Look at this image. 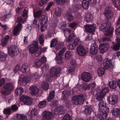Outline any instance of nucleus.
I'll return each instance as SVG.
<instances>
[{"label": "nucleus", "instance_id": "7ed1b4c3", "mask_svg": "<svg viewBox=\"0 0 120 120\" xmlns=\"http://www.w3.org/2000/svg\"><path fill=\"white\" fill-rule=\"evenodd\" d=\"M72 102L76 105H81L84 102V97L82 95H75L72 98Z\"/></svg>", "mask_w": 120, "mask_h": 120}, {"label": "nucleus", "instance_id": "c85d7f7f", "mask_svg": "<svg viewBox=\"0 0 120 120\" xmlns=\"http://www.w3.org/2000/svg\"><path fill=\"white\" fill-rule=\"evenodd\" d=\"M16 118L18 120H27V117L23 114H17Z\"/></svg>", "mask_w": 120, "mask_h": 120}, {"label": "nucleus", "instance_id": "4468645a", "mask_svg": "<svg viewBox=\"0 0 120 120\" xmlns=\"http://www.w3.org/2000/svg\"><path fill=\"white\" fill-rule=\"evenodd\" d=\"M110 44L108 43H103L100 45L99 49L101 53H103L105 52L110 47Z\"/></svg>", "mask_w": 120, "mask_h": 120}, {"label": "nucleus", "instance_id": "a211bd4d", "mask_svg": "<svg viewBox=\"0 0 120 120\" xmlns=\"http://www.w3.org/2000/svg\"><path fill=\"white\" fill-rule=\"evenodd\" d=\"M70 65L68 68V73L71 74L74 71L75 67V62L74 60H71L70 62Z\"/></svg>", "mask_w": 120, "mask_h": 120}, {"label": "nucleus", "instance_id": "e2e57ef3", "mask_svg": "<svg viewBox=\"0 0 120 120\" xmlns=\"http://www.w3.org/2000/svg\"><path fill=\"white\" fill-rule=\"evenodd\" d=\"M89 90L92 89V88L95 87L96 86V84L95 82H94L90 84H88Z\"/></svg>", "mask_w": 120, "mask_h": 120}, {"label": "nucleus", "instance_id": "f8f14e48", "mask_svg": "<svg viewBox=\"0 0 120 120\" xmlns=\"http://www.w3.org/2000/svg\"><path fill=\"white\" fill-rule=\"evenodd\" d=\"M91 78V75L88 72H84L81 74V79L84 82H87L90 81Z\"/></svg>", "mask_w": 120, "mask_h": 120}, {"label": "nucleus", "instance_id": "680f3d73", "mask_svg": "<svg viewBox=\"0 0 120 120\" xmlns=\"http://www.w3.org/2000/svg\"><path fill=\"white\" fill-rule=\"evenodd\" d=\"M108 91V90L107 88H105L102 90L100 94L104 96Z\"/></svg>", "mask_w": 120, "mask_h": 120}, {"label": "nucleus", "instance_id": "79ce46f5", "mask_svg": "<svg viewBox=\"0 0 120 120\" xmlns=\"http://www.w3.org/2000/svg\"><path fill=\"white\" fill-rule=\"evenodd\" d=\"M113 5L115 7L117 8L120 6V0H111Z\"/></svg>", "mask_w": 120, "mask_h": 120}, {"label": "nucleus", "instance_id": "6e6d98bb", "mask_svg": "<svg viewBox=\"0 0 120 120\" xmlns=\"http://www.w3.org/2000/svg\"><path fill=\"white\" fill-rule=\"evenodd\" d=\"M63 119V120H71V116L69 114H66L64 116Z\"/></svg>", "mask_w": 120, "mask_h": 120}, {"label": "nucleus", "instance_id": "8fccbe9b", "mask_svg": "<svg viewBox=\"0 0 120 120\" xmlns=\"http://www.w3.org/2000/svg\"><path fill=\"white\" fill-rule=\"evenodd\" d=\"M75 37V35L74 33L70 34L69 36L67 41L68 42H70L73 40Z\"/></svg>", "mask_w": 120, "mask_h": 120}, {"label": "nucleus", "instance_id": "5fc2aeb1", "mask_svg": "<svg viewBox=\"0 0 120 120\" xmlns=\"http://www.w3.org/2000/svg\"><path fill=\"white\" fill-rule=\"evenodd\" d=\"M33 15L34 17H38L41 15L42 11H38L36 12H34L33 11Z\"/></svg>", "mask_w": 120, "mask_h": 120}, {"label": "nucleus", "instance_id": "f704fd0d", "mask_svg": "<svg viewBox=\"0 0 120 120\" xmlns=\"http://www.w3.org/2000/svg\"><path fill=\"white\" fill-rule=\"evenodd\" d=\"M64 17L65 18H66L69 21H71L74 19V17L71 14L68 12H67L65 14Z\"/></svg>", "mask_w": 120, "mask_h": 120}, {"label": "nucleus", "instance_id": "a19ab883", "mask_svg": "<svg viewBox=\"0 0 120 120\" xmlns=\"http://www.w3.org/2000/svg\"><path fill=\"white\" fill-rule=\"evenodd\" d=\"M61 10L59 7L56 8L54 10V14L57 16H60L61 14Z\"/></svg>", "mask_w": 120, "mask_h": 120}, {"label": "nucleus", "instance_id": "4be33fe9", "mask_svg": "<svg viewBox=\"0 0 120 120\" xmlns=\"http://www.w3.org/2000/svg\"><path fill=\"white\" fill-rule=\"evenodd\" d=\"M31 78L25 76L23 78H20L18 81V83L21 85H25L26 83L29 82Z\"/></svg>", "mask_w": 120, "mask_h": 120}, {"label": "nucleus", "instance_id": "f3484780", "mask_svg": "<svg viewBox=\"0 0 120 120\" xmlns=\"http://www.w3.org/2000/svg\"><path fill=\"white\" fill-rule=\"evenodd\" d=\"M22 28V26L21 23L18 24L17 26H15L14 29L13 35L15 36L19 35Z\"/></svg>", "mask_w": 120, "mask_h": 120}, {"label": "nucleus", "instance_id": "9d476101", "mask_svg": "<svg viewBox=\"0 0 120 120\" xmlns=\"http://www.w3.org/2000/svg\"><path fill=\"white\" fill-rule=\"evenodd\" d=\"M65 110L64 106H60L56 107L54 110V113L56 115H59L64 114Z\"/></svg>", "mask_w": 120, "mask_h": 120}, {"label": "nucleus", "instance_id": "3c124183", "mask_svg": "<svg viewBox=\"0 0 120 120\" xmlns=\"http://www.w3.org/2000/svg\"><path fill=\"white\" fill-rule=\"evenodd\" d=\"M3 112L4 114H11V108L4 109L3 111Z\"/></svg>", "mask_w": 120, "mask_h": 120}, {"label": "nucleus", "instance_id": "dca6fc26", "mask_svg": "<svg viewBox=\"0 0 120 120\" xmlns=\"http://www.w3.org/2000/svg\"><path fill=\"white\" fill-rule=\"evenodd\" d=\"M98 47L96 44L95 43L93 44L90 48V52L93 55H94L98 52Z\"/></svg>", "mask_w": 120, "mask_h": 120}, {"label": "nucleus", "instance_id": "09e8293b", "mask_svg": "<svg viewBox=\"0 0 120 120\" xmlns=\"http://www.w3.org/2000/svg\"><path fill=\"white\" fill-rule=\"evenodd\" d=\"M28 65L25 64L22 65V67L20 69V71L22 72H25L28 68Z\"/></svg>", "mask_w": 120, "mask_h": 120}, {"label": "nucleus", "instance_id": "a18cd8bd", "mask_svg": "<svg viewBox=\"0 0 120 120\" xmlns=\"http://www.w3.org/2000/svg\"><path fill=\"white\" fill-rule=\"evenodd\" d=\"M7 55L5 54L2 52L0 53V60L2 61H5Z\"/></svg>", "mask_w": 120, "mask_h": 120}, {"label": "nucleus", "instance_id": "f03ea898", "mask_svg": "<svg viewBox=\"0 0 120 120\" xmlns=\"http://www.w3.org/2000/svg\"><path fill=\"white\" fill-rule=\"evenodd\" d=\"M60 71V69L59 68H52L50 71L49 74L48 76H45L46 80L49 81L50 80L51 77L57 76Z\"/></svg>", "mask_w": 120, "mask_h": 120}, {"label": "nucleus", "instance_id": "13d9d810", "mask_svg": "<svg viewBox=\"0 0 120 120\" xmlns=\"http://www.w3.org/2000/svg\"><path fill=\"white\" fill-rule=\"evenodd\" d=\"M62 93V96L64 98L68 97L70 94L69 92L67 91H63Z\"/></svg>", "mask_w": 120, "mask_h": 120}, {"label": "nucleus", "instance_id": "c03bdc74", "mask_svg": "<svg viewBox=\"0 0 120 120\" xmlns=\"http://www.w3.org/2000/svg\"><path fill=\"white\" fill-rule=\"evenodd\" d=\"M46 104V101L44 100L40 102L38 104V106L40 108H43L45 107Z\"/></svg>", "mask_w": 120, "mask_h": 120}, {"label": "nucleus", "instance_id": "4d7b16f0", "mask_svg": "<svg viewBox=\"0 0 120 120\" xmlns=\"http://www.w3.org/2000/svg\"><path fill=\"white\" fill-rule=\"evenodd\" d=\"M44 36L43 34L40 35L39 37V39L40 41V43L42 45H43V44L44 42Z\"/></svg>", "mask_w": 120, "mask_h": 120}, {"label": "nucleus", "instance_id": "f257e3e1", "mask_svg": "<svg viewBox=\"0 0 120 120\" xmlns=\"http://www.w3.org/2000/svg\"><path fill=\"white\" fill-rule=\"evenodd\" d=\"M110 25L108 26L105 23L102 24L100 27V29L103 32H105V35L107 36H111L114 29L110 28Z\"/></svg>", "mask_w": 120, "mask_h": 120}, {"label": "nucleus", "instance_id": "a878e982", "mask_svg": "<svg viewBox=\"0 0 120 120\" xmlns=\"http://www.w3.org/2000/svg\"><path fill=\"white\" fill-rule=\"evenodd\" d=\"M48 20L47 16L43 15L42 16L41 18L40 19L39 22L40 24L44 25L47 22Z\"/></svg>", "mask_w": 120, "mask_h": 120}, {"label": "nucleus", "instance_id": "423d86ee", "mask_svg": "<svg viewBox=\"0 0 120 120\" xmlns=\"http://www.w3.org/2000/svg\"><path fill=\"white\" fill-rule=\"evenodd\" d=\"M38 42L37 41H33L29 46V49L30 52L33 54L38 49Z\"/></svg>", "mask_w": 120, "mask_h": 120}, {"label": "nucleus", "instance_id": "393cba45", "mask_svg": "<svg viewBox=\"0 0 120 120\" xmlns=\"http://www.w3.org/2000/svg\"><path fill=\"white\" fill-rule=\"evenodd\" d=\"M118 83L116 81L112 80L109 83V86L110 88L112 89H116L118 86Z\"/></svg>", "mask_w": 120, "mask_h": 120}, {"label": "nucleus", "instance_id": "de8ad7c7", "mask_svg": "<svg viewBox=\"0 0 120 120\" xmlns=\"http://www.w3.org/2000/svg\"><path fill=\"white\" fill-rule=\"evenodd\" d=\"M41 87L45 90H47L49 88V85L46 82H43L41 84Z\"/></svg>", "mask_w": 120, "mask_h": 120}, {"label": "nucleus", "instance_id": "58836bf2", "mask_svg": "<svg viewBox=\"0 0 120 120\" xmlns=\"http://www.w3.org/2000/svg\"><path fill=\"white\" fill-rule=\"evenodd\" d=\"M99 111L104 114H107V116L108 113L109 112V109L108 107L106 106L102 109L99 110Z\"/></svg>", "mask_w": 120, "mask_h": 120}, {"label": "nucleus", "instance_id": "9b49d317", "mask_svg": "<svg viewBox=\"0 0 120 120\" xmlns=\"http://www.w3.org/2000/svg\"><path fill=\"white\" fill-rule=\"evenodd\" d=\"M76 52L79 55L81 56H84L86 54V51L82 45H79L77 47Z\"/></svg>", "mask_w": 120, "mask_h": 120}, {"label": "nucleus", "instance_id": "338daca9", "mask_svg": "<svg viewBox=\"0 0 120 120\" xmlns=\"http://www.w3.org/2000/svg\"><path fill=\"white\" fill-rule=\"evenodd\" d=\"M33 23L34 26L36 27H38L39 26V23L36 19L34 20Z\"/></svg>", "mask_w": 120, "mask_h": 120}, {"label": "nucleus", "instance_id": "2eb2a0df", "mask_svg": "<svg viewBox=\"0 0 120 120\" xmlns=\"http://www.w3.org/2000/svg\"><path fill=\"white\" fill-rule=\"evenodd\" d=\"M84 27L86 31L88 32H93L95 30L96 27L94 24H93L92 25H86Z\"/></svg>", "mask_w": 120, "mask_h": 120}, {"label": "nucleus", "instance_id": "ea45409f", "mask_svg": "<svg viewBox=\"0 0 120 120\" xmlns=\"http://www.w3.org/2000/svg\"><path fill=\"white\" fill-rule=\"evenodd\" d=\"M97 72L100 76L103 75L105 73L104 69L102 67H101L98 68L97 70Z\"/></svg>", "mask_w": 120, "mask_h": 120}, {"label": "nucleus", "instance_id": "e433bc0d", "mask_svg": "<svg viewBox=\"0 0 120 120\" xmlns=\"http://www.w3.org/2000/svg\"><path fill=\"white\" fill-rule=\"evenodd\" d=\"M92 94L93 95H95L96 96H96H98L96 98V99L98 101H100L102 100V99L104 96L100 93L98 95V94L96 93V92H95L94 93H93V92H92Z\"/></svg>", "mask_w": 120, "mask_h": 120}, {"label": "nucleus", "instance_id": "6e6552de", "mask_svg": "<svg viewBox=\"0 0 120 120\" xmlns=\"http://www.w3.org/2000/svg\"><path fill=\"white\" fill-rule=\"evenodd\" d=\"M20 101L22 102L24 104L28 105H30L32 102L31 98L26 95L22 96L20 98Z\"/></svg>", "mask_w": 120, "mask_h": 120}, {"label": "nucleus", "instance_id": "c9c22d12", "mask_svg": "<svg viewBox=\"0 0 120 120\" xmlns=\"http://www.w3.org/2000/svg\"><path fill=\"white\" fill-rule=\"evenodd\" d=\"M99 110H101L102 109L104 108L106 106V103L104 102L103 100H101L100 101L99 103Z\"/></svg>", "mask_w": 120, "mask_h": 120}, {"label": "nucleus", "instance_id": "6ab92c4d", "mask_svg": "<svg viewBox=\"0 0 120 120\" xmlns=\"http://www.w3.org/2000/svg\"><path fill=\"white\" fill-rule=\"evenodd\" d=\"M63 52L62 51H60L58 54H56V62L58 64H61L63 62L62 55Z\"/></svg>", "mask_w": 120, "mask_h": 120}, {"label": "nucleus", "instance_id": "39448f33", "mask_svg": "<svg viewBox=\"0 0 120 120\" xmlns=\"http://www.w3.org/2000/svg\"><path fill=\"white\" fill-rule=\"evenodd\" d=\"M107 100L109 103L112 105H114L118 101V96L114 94H110L107 97Z\"/></svg>", "mask_w": 120, "mask_h": 120}, {"label": "nucleus", "instance_id": "1a4fd4ad", "mask_svg": "<svg viewBox=\"0 0 120 120\" xmlns=\"http://www.w3.org/2000/svg\"><path fill=\"white\" fill-rule=\"evenodd\" d=\"M111 61V60L108 58H105L103 61V66L106 69L109 68L112 69L113 68V65L112 64Z\"/></svg>", "mask_w": 120, "mask_h": 120}, {"label": "nucleus", "instance_id": "c756f323", "mask_svg": "<svg viewBox=\"0 0 120 120\" xmlns=\"http://www.w3.org/2000/svg\"><path fill=\"white\" fill-rule=\"evenodd\" d=\"M82 5L83 8L84 9H87L89 8V3L88 0H83L82 2Z\"/></svg>", "mask_w": 120, "mask_h": 120}, {"label": "nucleus", "instance_id": "69168bd1", "mask_svg": "<svg viewBox=\"0 0 120 120\" xmlns=\"http://www.w3.org/2000/svg\"><path fill=\"white\" fill-rule=\"evenodd\" d=\"M82 86H83L82 87V88L83 90H89L88 84L86 83H84L83 85H82Z\"/></svg>", "mask_w": 120, "mask_h": 120}, {"label": "nucleus", "instance_id": "4c0bfd02", "mask_svg": "<svg viewBox=\"0 0 120 120\" xmlns=\"http://www.w3.org/2000/svg\"><path fill=\"white\" fill-rule=\"evenodd\" d=\"M58 42V40L57 38H54L52 39L51 41L50 47L51 48L55 46Z\"/></svg>", "mask_w": 120, "mask_h": 120}, {"label": "nucleus", "instance_id": "bb28decb", "mask_svg": "<svg viewBox=\"0 0 120 120\" xmlns=\"http://www.w3.org/2000/svg\"><path fill=\"white\" fill-rule=\"evenodd\" d=\"M107 114H104L101 112L97 114V118L99 120H105L107 117Z\"/></svg>", "mask_w": 120, "mask_h": 120}, {"label": "nucleus", "instance_id": "aec40b11", "mask_svg": "<svg viewBox=\"0 0 120 120\" xmlns=\"http://www.w3.org/2000/svg\"><path fill=\"white\" fill-rule=\"evenodd\" d=\"M115 41L116 43L115 44H114V42H112V44L114 45L111 46V48L114 50L117 51L119 50L120 47V41L119 39L116 38Z\"/></svg>", "mask_w": 120, "mask_h": 120}, {"label": "nucleus", "instance_id": "bf43d9fd", "mask_svg": "<svg viewBox=\"0 0 120 120\" xmlns=\"http://www.w3.org/2000/svg\"><path fill=\"white\" fill-rule=\"evenodd\" d=\"M76 47L73 43H70L68 46V49L70 50L74 49Z\"/></svg>", "mask_w": 120, "mask_h": 120}, {"label": "nucleus", "instance_id": "774afa93", "mask_svg": "<svg viewBox=\"0 0 120 120\" xmlns=\"http://www.w3.org/2000/svg\"><path fill=\"white\" fill-rule=\"evenodd\" d=\"M92 6H94L97 3V0H88Z\"/></svg>", "mask_w": 120, "mask_h": 120}, {"label": "nucleus", "instance_id": "b1692460", "mask_svg": "<svg viewBox=\"0 0 120 120\" xmlns=\"http://www.w3.org/2000/svg\"><path fill=\"white\" fill-rule=\"evenodd\" d=\"M31 94L32 95H35L38 93L39 90L37 86H31L30 88Z\"/></svg>", "mask_w": 120, "mask_h": 120}, {"label": "nucleus", "instance_id": "0e129e2a", "mask_svg": "<svg viewBox=\"0 0 120 120\" xmlns=\"http://www.w3.org/2000/svg\"><path fill=\"white\" fill-rule=\"evenodd\" d=\"M40 77V75L38 73H36L35 74L33 75L32 78L33 79L36 80Z\"/></svg>", "mask_w": 120, "mask_h": 120}, {"label": "nucleus", "instance_id": "603ef678", "mask_svg": "<svg viewBox=\"0 0 120 120\" xmlns=\"http://www.w3.org/2000/svg\"><path fill=\"white\" fill-rule=\"evenodd\" d=\"M38 113V111L37 109H34L31 110L30 115L31 117H33L34 116H36Z\"/></svg>", "mask_w": 120, "mask_h": 120}, {"label": "nucleus", "instance_id": "412c9836", "mask_svg": "<svg viewBox=\"0 0 120 120\" xmlns=\"http://www.w3.org/2000/svg\"><path fill=\"white\" fill-rule=\"evenodd\" d=\"M84 18L85 20L88 22L91 21L93 19L92 14L89 12L86 13L84 15Z\"/></svg>", "mask_w": 120, "mask_h": 120}, {"label": "nucleus", "instance_id": "052dcab7", "mask_svg": "<svg viewBox=\"0 0 120 120\" xmlns=\"http://www.w3.org/2000/svg\"><path fill=\"white\" fill-rule=\"evenodd\" d=\"M73 43L76 46L78 44H80L81 41L79 38H77L74 40Z\"/></svg>", "mask_w": 120, "mask_h": 120}, {"label": "nucleus", "instance_id": "473e14b6", "mask_svg": "<svg viewBox=\"0 0 120 120\" xmlns=\"http://www.w3.org/2000/svg\"><path fill=\"white\" fill-rule=\"evenodd\" d=\"M9 36L8 35L6 36L4 39L2 40L1 45L3 46H5L7 44Z\"/></svg>", "mask_w": 120, "mask_h": 120}, {"label": "nucleus", "instance_id": "cd10ccee", "mask_svg": "<svg viewBox=\"0 0 120 120\" xmlns=\"http://www.w3.org/2000/svg\"><path fill=\"white\" fill-rule=\"evenodd\" d=\"M112 112V114L115 116L120 115V109L119 108H114Z\"/></svg>", "mask_w": 120, "mask_h": 120}, {"label": "nucleus", "instance_id": "ddd939ff", "mask_svg": "<svg viewBox=\"0 0 120 120\" xmlns=\"http://www.w3.org/2000/svg\"><path fill=\"white\" fill-rule=\"evenodd\" d=\"M52 113L46 110H45L42 113V118L44 120H49L53 117Z\"/></svg>", "mask_w": 120, "mask_h": 120}, {"label": "nucleus", "instance_id": "20e7f679", "mask_svg": "<svg viewBox=\"0 0 120 120\" xmlns=\"http://www.w3.org/2000/svg\"><path fill=\"white\" fill-rule=\"evenodd\" d=\"M13 89L12 84L11 83H8L4 85L1 89V92L2 94L4 95H7Z\"/></svg>", "mask_w": 120, "mask_h": 120}, {"label": "nucleus", "instance_id": "7c9ffc66", "mask_svg": "<svg viewBox=\"0 0 120 120\" xmlns=\"http://www.w3.org/2000/svg\"><path fill=\"white\" fill-rule=\"evenodd\" d=\"M92 111L91 106L90 105L86 107L83 112L84 114L87 115L90 114Z\"/></svg>", "mask_w": 120, "mask_h": 120}, {"label": "nucleus", "instance_id": "49530a36", "mask_svg": "<svg viewBox=\"0 0 120 120\" xmlns=\"http://www.w3.org/2000/svg\"><path fill=\"white\" fill-rule=\"evenodd\" d=\"M54 91H52L49 93V96L47 99L48 101H50L54 97Z\"/></svg>", "mask_w": 120, "mask_h": 120}, {"label": "nucleus", "instance_id": "72a5a7b5", "mask_svg": "<svg viewBox=\"0 0 120 120\" xmlns=\"http://www.w3.org/2000/svg\"><path fill=\"white\" fill-rule=\"evenodd\" d=\"M66 23L65 21L61 22L59 24L58 26L59 28L61 30H63L66 29Z\"/></svg>", "mask_w": 120, "mask_h": 120}, {"label": "nucleus", "instance_id": "5701e85b", "mask_svg": "<svg viewBox=\"0 0 120 120\" xmlns=\"http://www.w3.org/2000/svg\"><path fill=\"white\" fill-rule=\"evenodd\" d=\"M110 8L108 7V10H106L105 13V15L106 18L109 19H110L112 17L113 14L112 12L110 10Z\"/></svg>", "mask_w": 120, "mask_h": 120}, {"label": "nucleus", "instance_id": "2f4dec72", "mask_svg": "<svg viewBox=\"0 0 120 120\" xmlns=\"http://www.w3.org/2000/svg\"><path fill=\"white\" fill-rule=\"evenodd\" d=\"M81 6V5L80 4H77L73 6L70 7L69 9L71 11H75L80 8Z\"/></svg>", "mask_w": 120, "mask_h": 120}, {"label": "nucleus", "instance_id": "37998d69", "mask_svg": "<svg viewBox=\"0 0 120 120\" xmlns=\"http://www.w3.org/2000/svg\"><path fill=\"white\" fill-rule=\"evenodd\" d=\"M24 91L22 88L20 87L17 89L15 91V93L17 95H20Z\"/></svg>", "mask_w": 120, "mask_h": 120}, {"label": "nucleus", "instance_id": "864d4df0", "mask_svg": "<svg viewBox=\"0 0 120 120\" xmlns=\"http://www.w3.org/2000/svg\"><path fill=\"white\" fill-rule=\"evenodd\" d=\"M72 54L71 52L69 51H67L65 55V59L66 60L69 59L71 56Z\"/></svg>", "mask_w": 120, "mask_h": 120}, {"label": "nucleus", "instance_id": "0eeeda50", "mask_svg": "<svg viewBox=\"0 0 120 120\" xmlns=\"http://www.w3.org/2000/svg\"><path fill=\"white\" fill-rule=\"evenodd\" d=\"M9 54L11 57L15 55H17L19 52L18 49L16 46L14 45H11L9 48Z\"/></svg>", "mask_w": 120, "mask_h": 120}]
</instances>
